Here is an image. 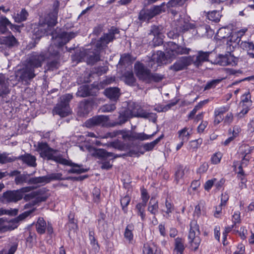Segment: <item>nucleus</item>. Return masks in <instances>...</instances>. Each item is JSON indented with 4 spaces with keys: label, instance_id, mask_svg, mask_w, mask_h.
Listing matches in <instances>:
<instances>
[{
    "label": "nucleus",
    "instance_id": "nucleus-36",
    "mask_svg": "<svg viewBox=\"0 0 254 254\" xmlns=\"http://www.w3.org/2000/svg\"><path fill=\"white\" fill-rule=\"evenodd\" d=\"M121 134L122 135L123 139H127L130 140V131H127L124 130H119L114 131L112 132H108L107 133V137H113L118 135Z\"/></svg>",
    "mask_w": 254,
    "mask_h": 254
},
{
    "label": "nucleus",
    "instance_id": "nucleus-38",
    "mask_svg": "<svg viewBox=\"0 0 254 254\" xmlns=\"http://www.w3.org/2000/svg\"><path fill=\"white\" fill-rule=\"evenodd\" d=\"M28 15L29 14L25 8H23L19 13H14L12 17L15 22L20 23L25 21Z\"/></svg>",
    "mask_w": 254,
    "mask_h": 254
},
{
    "label": "nucleus",
    "instance_id": "nucleus-33",
    "mask_svg": "<svg viewBox=\"0 0 254 254\" xmlns=\"http://www.w3.org/2000/svg\"><path fill=\"white\" fill-rule=\"evenodd\" d=\"M91 109V104L87 100L81 102L78 107V113L81 116L87 115Z\"/></svg>",
    "mask_w": 254,
    "mask_h": 254
},
{
    "label": "nucleus",
    "instance_id": "nucleus-17",
    "mask_svg": "<svg viewBox=\"0 0 254 254\" xmlns=\"http://www.w3.org/2000/svg\"><path fill=\"white\" fill-rule=\"evenodd\" d=\"M109 120V117L107 116H96L87 120L85 122V126L88 128H91L95 126H103Z\"/></svg>",
    "mask_w": 254,
    "mask_h": 254
},
{
    "label": "nucleus",
    "instance_id": "nucleus-61",
    "mask_svg": "<svg viewBox=\"0 0 254 254\" xmlns=\"http://www.w3.org/2000/svg\"><path fill=\"white\" fill-rule=\"evenodd\" d=\"M110 145L112 147L119 150L123 151L125 149V144L119 141L112 142L110 143Z\"/></svg>",
    "mask_w": 254,
    "mask_h": 254
},
{
    "label": "nucleus",
    "instance_id": "nucleus-34",
    "mask_svg": "<svg viewBox=\"0 0 254 254\" xmlns=\"http://www.w3.org/2000/svg\"><path fill=\"white\" fill-rule=\"evenodd\" d=\"M124 80L126 84L129 86H134L136 82V79L132 71H126L123 75Z\"/></svg>",
    "mask_w": 254,
    "mask_h": 254
},
{
    "label": "nucleus",
    "instance_id": "nucleus-60",
    "mask_svg": "<svg viewBox=\"0 0 254 254\" xmlns=\"http://www.w3.org/2000/svg\"><path fill=\"white\" fill-rule=\"evenodd\" d=\"M185 170L183 169V166H180L178 167L177 170L175 173L176 180L177 182L182 178L185 175Z\"/></svg>",
    "mask_w": 254,
    "mask_h": 254
},
{
    "label": "nucleus",
    "instance_id": "nucleus-21",
    "mask_svg": "<svg viewBox=\"0 0 254 254\" xmlns=\"http://www.w3.org/2000/svg\"><path fill=\"white\" fill-rule=\"evenodd\" d=\"M211 53V52L198 51L196 56H191L193 60L192 64L197 67L201 66L204 62L208 61L209 56Z\"/></svg>",
    "mask_w": 254,
    "mask_h": 254
},
{
    "label": "nucleus",
    "instance_id": "nucleus-37",
    "mask_svg": "<svg viewBox=\"0 0 254 254\" xmlns=\"http://www.w3.org/2000/svg\"><path fill=\"white\" fill-rule=\"evenodd\" d=\"M135 58L130 54L125 53L121 56L119 64L125 66L128 65L132 64Z\"/></svg>",
    "mask_w": 254,
    "mask_h": 254
},
{
    "label": "nucleus",
    "instance_id": "nucleus-18",
    "mask_svg": "<svg viewBox=\"0 0 254 254\" xmlns=\"http://www.w3.org/2000/svg\"><path fill=\"white\" fill-rule=\"evenodd\" d=\"M168 59H172V58H169V57L167 55V53L165 54L162 51H158L157 52L156 54L152 55V59L149 62L148 66L150 67H152L153 64H155V62H156L157 64V66L166 64L168 63Z\"/></svg>",
    "mask_w": 254,
    "mask_h": 254
},
{
    "label": "nucleus",
    "instance_id": "nucleus-12",
    "mask_svg": "<svg viewBox=\"0 0 254 254\" xmlns=\"http://www.w3.org/2000/svg\"><path fill=\"white\" fill-rule=\"evenodd\" d=\"M90 151L92 156L98 158L101 161L112 160L122 156L121 155H115L113 153L108 152L104 149L93 148Z\"/></svg>",
    "mask_w": 254,
    "mask_h": 254
},
{
    "label": "nucleus",
    "instance_id": "nucleus-22",
    "mask_svg": "<svg viewBox=\"0 0 254 254\" xmlns=\"http://www.w3.org/2000/svg\"><path fill=\"white\" fill-rule=\"evenodd\" d=\"M62 176L60 173H52L47 176L39 177L38 178L35 179L34 181L35 183H39V184H47L52 181L66 180V178H62Z\"/></svg>",
    "mask_w": 254,
    "mask_h": 254
},
{
    "label": "nucleus",
    "instance_id": "nucleus-8",
    "mask_svg": "<svg viewBox=\"0 0 254 254\" xmlns=\"http://www.w3.org/2000/svg\"><path fill=\"white\" fill-rule=\"evenodd\" d=\"M169 49L167 52V55L169 58H175L178 55L189 54L191 49L180 46L174 42L168 43Z\"/></svg>",
    "mask_w": 254,
    "mask_h": 254
},
{
    "label": "nucleus",
    "instance_id": "nucleus-3",
    "mask_svg": "<svg viewBox=\"0 0 254 254\" xmlns=\"http://www.w3.org/2000/svg\"><path fill=\"white\" fill-rule=\"evenodd\" d=\"M165 3L163 2L160 5H154L150 8L141 9L138 14V19L141 22H148L155 16L165 11Z\"/></svg>",
    "mask_w": 254,
    "mask_h": 254
},
{
    "label": "nucleus",
    "instance_id": "nucleus-19",
    "mask_svg": "<svg viewBox=\"0 0 254 254\" xmlns=\"http://www.w3.org/2000/svg\"><path fill=\"white\" fill-rule=\"evenodd\" d=\"M21 195L17 190H7L3 193L1 200L3 202H17L21 199Z\"/></svg>",
    "mask_w": 254,
    "mask_h": 254
},
{
    "label": "nucleus",
    "instance_id": "nucleus-10",
    "mask_svg": "<svg viewBox=\"0 0 254 254\" xmlns=\"http://www.w3.org/2000/svg\"><path fill=\"white\" fill-rule=\"evenodd\" d=\"M35 70L26 64L22 68L18 69L16 73V76L19 78V80L27 81L30 80L36 76Z\"/></svg>",
    "mask_w": 254,
    "mask_h": 254
},
{
    "label": "nucleus",
    "instance_id": "nucleus-47",
    "mask_svg": "<svg viewBox=\"0 0 254 254\" xmlns=\"http://www.w3.org/2000/svg\"><path fill=\"white\" fill-rule=\"evenodd\" d=\"M207 17L209 20L218 22L220 21L221 15L219 11L213 10L207 13Z\"/></svg>",
    "mask_w": 254,
    "mask_h": 254
},
{
    "label": "nucleus",
    "instance_id": "nucleus-39",
    "mask_svg": "<svg viewBox=\"0 0 254 254\" xmlns=\"http://www.w3.org/2000/svg\"><path fill=\"white\" fill-rule=\"evenodd\" d=\"M164 137V134H161L159 137L155 139L154 141L146 143L143 144L142 147L145 151H150L153 149L154 147Z\"/></svg>",
    "mask_w": 254,
    "mask_h": 254
},
{
    "label": "nucleus",
    "instance_id": "nucleus-64",
    "mask_svg": "<svg viewBox=\"0 0 254 254\" xmlns=\"http://www.w3.org/2000/svg\"><path fill=\"white\" fill-rule=\"evenodd\" d=\"M143 254H161L157 253V250H156V253H154L153 250L152 248L149 246H144L143 248Z\"/></svg>",
    "mask_w": 254,
    "mask_h": 254
},
{
    "label": "nucleus",
    "instance_id": "nucleus-41",
    "mask_svg": "<svg viewBox=\"0 0 254 254\" xmlns=\"http://www.w3.org/2000/svg\"><path fill=\"white\" fill-rule=\"evenodd\" d=\"M46 223L43 218H39L36 224V231L39 234H43L45 232Z\"/></svg>",
    "mask_w": 254,
    "mask_h": 254
},
{
    "label": "nucleus",
    "instance_id": "nucleus-13",
    "mask_svg": "<svg viewBox=\"0 0 254 254\" xmlns=\"http://www.w3.org/2000/svg\"><path fill=\"white\" fill-rule=\"evenodd\" d=\"M174 25L176 31L182 33H185L191 29L194 30L196 28L194 24L190 22L189 20L182 17L174 20Z\"/></svg>",
    "mask_w": 254,
    "mask_h": 254
},
{
    "label": "nucleus",
    "instance_id": "nucleus-23",
    "mask_svg": "<svg viewBox=\"0 0 254 254\" xmlns=\"http://www.w3.org/2000/svg\"><path fill=\"white\" fill-rule=\"evenodd\" d=\"M33 174H28L26 172H24L23 174H20L17 177L15 178L14 182L16 185H22L24 183H27L29 185H36L39 183H35L34 180L38 178V177H33L28 179L30 175Z\"/></svg>",
    "mask_w": 254,
    "mask_h": 254
},
{
    "label": "nucleus",
    "instance_id": "nucleus-7",
    "mask_svg": "<svg viewBox=\"0 0 254 254\" xmlns=\"http://www.w3.org/2000/svg\"><path fill=\"white\" fill-rule=\"evenodd\" d=\"M102 50L95 46L94 49H86L84 51V60L88 65H93L100 60V53Z\"/></svg>",
    "mask_w": 254,
    "mask_h": 254
},
{
    "label": "nucleus",
    "instance_id": "nucleus-46",
    "mask_svg": "<svg viewBox=\"0 0 254 254\" xmlns=\"http://www.w3.org/2000/svg\"><path fill=\"white\" fill-rule=\"evenodd\" d=\"M163 30V27L162 26L153 25L151 27L149 34L161 38Z\"/></svg>",
    "mask_w": 254,
    "mask_h": 254
},
{
    "label": "nucleus",
    "instance_id": "nucleus-4",
    "mask_svg": "<svg viewBox=\"0 0 254 254\" xmlns=\"http://www.w3.org/2000/svg\"><path fill=\"white\" fill-rule=\"evenodd\" d=\"M190 229L188 235L189 243L190 245V248L194 251H196L200 244L201 239L199 237L200 232L199 225L196 221L193 220L190 223Z\"/></svg>",
    "mask_w": 254,
    "mask_h": 254
},
{
    "label": "nucleus",
    "instance_id": "nucleus-24",
    "mask_svg": "<svg viewBox=\"0 0 254 254\" xmlns=\"http://www.w3.org/2000/svg\"><path fill=\"white\" fill-rule=\"evenodd\" d=\"M131 118L130 109L123 108L119 112L118 120L112 124V126L123 125Z\"/></svg>",
    "mask_w": 254,
    "mask_h": 254
},
{
    "label": "nucleus",
    "instance_id": "nucleus-52",
    "mask_svg": "<svg viewBox=\"0 0 254 254\" xmlns=\"http://www.w3.org/2000/svg\"><path fill=\"white\" fill-rule=\"evenodd\" d=\"M188 128L187 127L178 131L179 138L182 140L187 141L189 139L190 134L188 131Z\"/></svg>",
    "mask_w": 254,
    "mask_h": 254
},
{
    "label": "nucleus",
    "instance_id": "nucleus-16",
    "mask_svg": "<svg viewBox=\"0 0 254 254\" xmlns=\"http://www.w3.org/2000/svg\"><path fill=\"white\" fill-rule=\"evenodd\" d=\"M192 57L190 56L182 57L171 65L170 69L174 71L183 70L192 64Z\"/></svg>",
    "mask_w": 254,
    "mask_h": 254
},
{
    "label": "nucleus",
    "instance_id": "nucleus-15",
    "mask_svg": "<svg viewBox=\"0 0 254 254\" xmlns=\"http://www.w3.org/2000/svg\"><path fill=\"white\" fill-rule=\"evenodd\" d=\"M244 147L245 148L244 150H243L242 152V154L244 155V156L243 157L241 164L239 165L238 162H234L233 164V166L235 167L238 166V169L239 170L238 173L239 174L241 175H244L243 167H246L248 165L251 158L250 154L253 150V149L248 145H245Z\"/></svg>",
    "mask_w": 254,
    "mask_h": 254
},
{
    "label": "nucleus",
    "instance_id": "nucleus-1",
    "mask_svg": "<svg viewBox=\"0 0 254 254\" xmlns=\"http://www.w3.org/2000/svg\"><path fill=\"white\" fill-rule=\"evenodd\" d=\"M49 35L52 36V39L55 40V44L58 47L61 48L68 43L71 39L74 38L77 35V33L62 32L57 33L56 31H51V29L47 28L45 25H41L34 30V35L35 36V42H38L42 37Z\"/></svg>",
    "mask_w": 254,
    "mask_h": 254
},
{
    "label": "nucleus",
    "instance_id": "nucleus-28",
    "mask_svg": "<svg viewBox=\"0 0 254 254\" xmlns=\"http://www.w3.org/2000/svg\"><path fill=\"white\" fill-rule=\"evenodd\" d=\"M0 43L2 45H4L8 48H12L17 47L18 45V42L15 37L12 34L5 37H3L0 39Z\"/></svg>",
    "mask_w": 254,
    "mask_h": 254
},
{
    "label": "nucleus",
    "instance_id": "nucleus-59",
    "mask_svg": "<svg viewBox=\"0 0 254 254\" xmlns=\"http://www.w3.org/2000/svg\"><path fill=\"white\" fill-rule=\"evenodd\" d=\"M165 206L166 210H162V212H164L166 214L171 213L174 210V204L167 199L165 201Z\"/></svg>",
    "mask_w": 254,
    "mask_h": 254
},
{
    "label": "nucleus",
    "instance_id": "nucleus-56",
    "mask_svg": "<svg viewBox=\"0 0 254 254\" xmlns=\"http://www.w3.org/2000/svg\"><path fill=\"white\" fill-rule=\"evenodd\" d=\"M221 79H214L208 82L204 87V90H209L215 87L216 85L220 82Z\"/></svg>",
    "mask_w": 254,
    "mask_h": 254
},
{
    "label": "nucleus",
    "instance_id": "nucleus-57",
    "mask_svg": "<svg viewBox=\"0 0 254 254\" xmlns=\"http://www.w3.org/2000/svg\"><path fill=\"white\" fill-rule=\"evenodd\" d=\"M17 244H13L8 251L4 249H2L0 251V254H14L17 249Z\"/></svg>",
    "mask_w": 254,
    "mask_h": 254
},
{
    "label": "nucleus",
    "instance_id": "nucleus-35",
    "mask_svg": "<svg viewBox=\"0 0 254 254\" xmlns=\"http://www.w3.org/2000/svg\"><path fill=\"white\" fill-rule=\"evenodd\" d=\"M158 202L155 198L152 197L148 203L147 210L152 214L155 215L158 212Z\"/></svg>",
    "mask_w": 254,
    "mask_h": 254
},
{
    "label": "nucleus",
    "instance_id": "nucleus-26",
    "mask_svg": "<svg viewBox=\"0 0 254 254\" xmlns=\"http://www.w3.org/2000/svg\"><path fill=\"white\" fill-rule=\"evenodd\" d=\"M10 91L8 79L3 74L0 73V97L4 98Z\"/></svg>",
    "mask_w": 254,
    "mask_h": 254
},
{
    "label": "nucleus",
    "instance_id": "nucleus-30",
    "mask_svg": "<svg viewBox=\"0 0 254 254\" xmlns=\"http://www.w3.org/2000/svg\"><path fill=\"white\" fill-rule=\"evenodd\" d=\"M156 133L154 132L151 135H148L144 132L137 133L135 131H130V140H139L143 141L151 139Z\"/></svg>",
    "mask_w": 254,
    "mask_h": 254
},
{
    "label": "nucleus",
    "instance_id": "nucleus-9",
    "mask_svg": "<svg viewBox=\"0 0 254 254\" xmlns=\"http://www.w3.org/2000/svg\"><path fill=\"white\" fill-rule=\"evenodd\" d=\"M134 69L138 79L146 83L149 81L151 70L146 67L143 64L139 62L135 63Z\"/></svg>",
    "mask_w": 254,
    "mask_h": 254
},
{
    "label": "nucleus",
    "instance_id": "nucleus-50",
    "mask_svg": "<svg viewBox=\"0 0 254 254\" xmlns=\"http://www.w3.org/2000/svg\"><path fill=\"white\" fill-rule=\"evenodd\" d=\"M130 201V197L126 195L124 197H122L120 199L121 204L122 205V210L125 213L127 212V206Z\"/></svg>",
    "mask_w": 254,
    "mask_h": 254
},
{
    "label": "nucleus",
    "instance_id": "nucleus-55",
    "mask_svg": "<svg viewBox=\"0 0 254 254\" xmlns=\"http://www.w3.org/2000/svg\"><path fill=\"white\" fill-rule=\"evenodd\" d=\"M140 107L134 103L129 105L127 109H129L131 113V116L136 117V112H139V109H140Z\"/></svg>",
    "mask_w": 254,
    "mask_h": 254
},
{
    "label": "nucleus",
    "instance_id": "nucleus-63",
    "mask_svg": "<svg viewBox=\"0 0 254 254\" xmlns=\"http://www.w3.org/2000/svg\"><path fill=\"white\" fill-rule=\"evenodd\" d=\"M49 195H38L35 197V199L33 200V202H34L35 205L39 203H40L41 202H44L46 201L47 198H48Z\"/></svg>",
    "mask_w": 254,
    "mask_h": 254
},
{
    "label": "nucleus",
    "instance_id": "nucleus-48",
    "mask_svg": "<svg viewBox=\"0 0 254 254\" xmlns=\"http://www.w3.org/2000/svg\"><path fill=\"white\" fill-rule=\"evenodd\" d=\"M149 76V81H148L147 83H150L152 81L159 82L165 78L164 75L157 73H153L151 72Z\"/></svg>",
    "mask_w": 254,
    "mask_h": 254
},
{
    "label": "nucleus",
    "instance_id": "nucleus-62",
    "mask_svg": "<svg viewBox=\"0 0 254 254\" xmlns=\"http://www.w3.org/2000/svg\"><path fill=\"white\" fill-rule=\"evenodd\" d=\"M222 154L220 152L215 153L211 157V162L213 164H217L220 162Z\"/></svg>",
    "mask_w": 254,
    "mask_h": 254
},
{
    "label": "nucleus",
    "instance_id": "nucleus-54",
    "mask_svg": "<svg viewBox=\"0 0 254 254\" xmlns=\"http://www.w3.org/2000/svg\"><path fill=\"white\" fill-rule=\"evenodd\" d=\"M36 210L35 208H33L29 210L26 211L23 213L20 214L16 219V222L22 221L29 216L31 214L35 211Z\"/></svg>",
    "mask_w": 254,
    "mask_h": 254
},
{
    "label": "nucleus",
    "instance_id": "nucleus-20",
    "mask_svg": "<svg viewBox=\"0 0 254 254\" xmlns=\"http://www.w3.org/2000/svg\"><path fill=\"white\" fill-rule=\"evenodd\" d=\"M97 89L94 87L88 85L80 86L76 93L77 97H86L90 96H96Z\"/></svg>",
    "mask_w": 254,
    "mask_h": 254
},
{
    "label": "nucleus",
    "instance_id": "nucleus-42",
    "mask_svg": "<svg viewBox=\"0 0 254 254\" xmlns=\"http://www.w3.org/2000/svg\"><path fill=\"white\" fill-rule=\"evenodd\" d=\"M77 166H70L72 168L69 169L67 171V173L68 174H80L83 173H85L88 172L89 169H84L83 168V165L76 164Z\"/></svg>",
    "mask_w": 254,
    "mask_h": 254
},
{
    "label": "nucleus",
    "instance_id": "nucleus-43",
    "mask_svg": "<svg viewBox=\"0 0 254 254\" xmlns=\"http://www.w3.org/2000/svg\"><path fill=\"white\" fill-rule=\"evenodd\" d=\"M133 229L134 226L132 224L127 225L125 229L124 237L127 241H128L129 243H131L133 240V235L132 231Z\"/></svg>",
    "mask_w": 254,
    "mask_h": 254
},
{
    "label": "nucleus",
    "instance_id": "nucleus-49",
    "mask_svg": "<svg viewBox=\"0 0 254 254\" xmlns=\"http://www.w3.org/2000/svg\"><path fill=\"white\" fill-rule=\"evenodd\" d=\"M188 0H170L166 4L168 8L182 6Z\"/></svg>",
    "mask_w": 254,
    "mask_h": 254
},
{
    "label": "nucleus",
    "instance_id": "nucleus-25",
    "mask_svg": "<svg viewBox=\"0 0 254 254\" xmlns=\"http://www.w3.org/2000/svg\"><path fill=\"white\" fill-rule=\"evenodd\" d=\"M104 93L110 100L114 102H117L121 95L120 89L116 87L106 88Z\"/></svg>",
    "mask_w": 254,
    "mask_h": 254
},
{
    "label": "nucleus",
    "instance_id": "nucleus-58",
    "mask_svg": "<svg viewBox=\"0 0 254 254\" xmlns=\"http://www.w3.org/2000/svg\"><path fill=\"white\" fill-rule=\"evenodd\" d=\"M15 160V157L12 158L6 156L5 154H0V163L5 164L7 162H11Z\"/></svg>",
    "mask_w": 254,
    "mask_h": 254
},
{
    "label": "nucleus",
    "instance_id": "nucleus-40",
    "mask_svg": "<svg viewBox=\"0 0 254 254\" xmlns=\"http://www.w3.org/2000/svg\"><path fill=\"white\" fill-rule=\"evenodd\" d=\"M10 21L4 16L0 17V34H4L8 31L7 26H9Z\"/></svg>",
    "mask_w": 254,
    "mask_h": 254
},
{
    "label": "nucleus",
    "instance_id": "nucleus-11",
    "mask_svg": "<svg viewBox=\"0 0 254 254\" xmlns=\"http://www.w3.org/2000/svg\"><path fill=\"white\" fill-rule=\"evenodd\" d=\"M238 59L232 55L230 52L228 51V54L225 55H219L214 60V64L221 66H226L229 64H237Z\"/></svg>",
    "mask_w": 254,
    "mask_h": 254
},
{
    "label": "nucleus",
    "instance_id": "nucleus-5",
    "mask_svg": "<svg viewBox=\"0 0 254 254\" xmlns=\"http://www.w3.org/2000/svg\"><path fill=\"white\" fill-rule=\"evenodd\" d=\"M47 58V56L43 52H32L28 55L26 64L35 70V68L42 66Z\"/></svg>",
    "mask_w": 254,
    "mask_h": 254
},
{
    "label": "nucleus",
    "instance_id": "nucleus-53",
    "mask_svg": "<svg viewBox=\"0 0 254 254\" xmlns=\"http://www.w3.org/2000/svg\"><path fill=\"white\" fill-rule=\"evenodd\" d=\"M60 63L57 59L49 61L47 64V69L49 70H54L59 68Z\"/></svg>",
    "mask_w": 254,
    "mask_h": 254
},
{
    "label": "nucleus",
    "instance_id": "nucleus-44",
    "mask_svg": "<svg viewBox=\"0 0 254 254\" xmlns=\"http://www.w3.org/2000/svg\"><path fill=\"white\" fill-rule=\"evenodd\" d=\"M241 41V39L237 38L236 42L240 46V47L244 50H251L254 49V44L253 42H247V41Z\"/></svg>",
    "mask_w": 254,
    "mask_h": 254
},
{
    "label": "nucleus",
    "instance_id": "nucleus-31",
    "mask_svg": "<svg viewBox=\"0 0 254 254\" xmlns=\"http://www.w3.org/2000/svg\"><path fill=\"white\" fill-rule=\"evenodd\" d=\"M58 14L50 12L45 18V21L46 24L45 25L47 27V28L51 29V31H54V27L57 23Z\"/></svg>",
    "mask_w": 254,
    "mask_h": 254
},
{
    "label": "nucleus",
    "instance_id": "nucleus-27",
    "mask_svg": "<svg viewBox=\"0 0 254 254\" xmlns=\"http://www.w3.org/2000/svg\"><path fill=\"white\" fill-rule=\"evenodd\" d=\"M19 160L27 165L29 167H36L37 164L36 163V157L29 153H25L24 155H20L15 157V160Z\"/></svg>",
    "mask_w": 254,
    "mask_h": 254
},
{
    "label": "nucleus",
    "instance_id": "nucleus-14",
    "mask_svg": "<svg viewBox=\"0 0 254 254\" xmlns=\"http://www.w3.org/2000/svg\"><path fill=\"white\" fill-rule=\"evenodd\" d=\"M38 150L40 151L41 156L43 158H46L48 160H54L55 157L54 153L57 151L50 147L47 142H39Z\"/></svg>",
    "mask_w": 254,
    "mask_h": 254
},
{
    "label": "nucleus",
    "instance_id": "nucleus-45",
    "mask_svg": "<svg viewBox=\"0 0 254 254\" xmlns=\"http://www.w3.org/2000/svg\"><path fill=\"white\" fill-rule=\"evenodd\" d=\"M53 161H55L57 163L64 165L77 166L76 163H73L70 160H68L66 159L63 158L61 155L55 156Z\"/></svg>",
    "mask_w": 254,
    "mask_h": 254
},
{
    "label": "nucleus",
    "instance_id": "nucleus-6",
    "mask_svg": "<svg viewBox=\"0 0 254 254\" xmlns=\"http://www.w3.org/2000/svg\"><path fill=\"white\" fill-rule=\"evenodd\" d=\"M120 31L117 28L113 26L109 30L107 33H105L100 37L96 44V47L103 50L107 45L115 39V35L119 34Z\"/></svg>",
    "mask_w": 254,
    "mask_h": 254
},
{
    "label": "nucleus",
    "instance_id": "nucleus-32",
    "mask_svg": "<svg viewBox=\"0 0 254 254\" xmlns=\"http://www.w3.org/2000/svg\"><path fill=\"white\" fill-rule=\"evenodd\" d=\"M184 241L181 238L178 237L175 240V248L174 254H183L185 250Z\"/></svg>",
    "mask_w": 254,
    "mask_h": 254
},
{
    "label": "nucleus",
    "instance_id": "nucleus-2",
    "mask_svg": "<svg viewBox=\"0 0 254 254\" xmlns=\"http://www.w3.org/2000/svg\"><path fill=\"white\" fill-rule=\"evenodd\" d=\"M73 98L72 94H65L61 96L58 103L54 108V114L59 115L61 117H65L70 113L69 102Z\"/></svg>",
    "mask_w": 254,
    "mask_h": 254
},
{
    "label": "nucleus",
    "instance_id": "nucleus-51",
    "mask_svg": "<svg viewBox=\"0 0 254 254\" xmlns=\"http://www.w3.org/2000/svg\"><path fill=\"white\" fill-rule=\"evenodd\" d=\"M208 102V100L207 99L199 102L198 104L196 105L193 109V110L190 112L189 115V118L190 119L193 118L194 115H195L197 111L201 109L205 104L207 103Z\"/></svg>",
    "mask_w": 254,
    "mask_h": 254
},
{
    "label": "nucleus",
    "instance_id": "nucleus-29",
    "mask_svg": "<svg viewBox=\"0 0 254 254\" xmlns=\"http://www.w3.org/2000/svg\"><path fill=\"white\" fill-rule=\"evenodd\" d=\"M136 117L142 118L146 119H149L153 123H155L157 121V115L155 113H148L144 110L140 108L139 109V112H136Z\"/></svg>",
    "mask_w": 254,
    "mask_h": 254
}]
</instances>
